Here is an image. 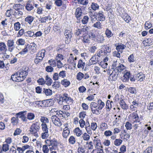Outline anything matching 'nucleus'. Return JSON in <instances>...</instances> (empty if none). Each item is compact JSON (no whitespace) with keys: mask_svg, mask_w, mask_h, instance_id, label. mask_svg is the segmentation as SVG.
Wrapping results in <instances>:
<instances>
[{"mask_svg":"<svg viewBox=\"0 0 153 153\" xmlns=\"http://www.w3.org/2000/svg\"><path fill=\"white\" fill-rule=\"evenodd\" d=\"M27 74L28 73L26 71L21 69L16 74L12 75L11 79L14 81L21 82L24 80Z\"/></svg>","mask_w":153,"mask_h":153,"instance_id":"1","label":"nucleus"},{"mask_svg":"<svg viewBox=\"0 0 153 153\" xmlns=\"http://www.w3.org/2000/svg\"><path fill=\"white\" fill-rule=\"evenodd\" d=\"M39 129L40 127L39 123L36 122L33 123L30 126V131L31 134L37 138L39 136L37 132L39 131Z\"/></svg>","mask_w":153,"mask_h":153,"instance_id":"2","label":"nucleus"},{"mask_svg":"<svg viewBox=\"0 0 153 153\" xmlns=\"http://www.w3.org/2000/svg\"><path fill=\"white\" fill-rule=\"evenodd\" d=\"M60 100H62V101L68 104L72 103L73 102V100L66 93L62 94L60 97Z\"/></svg>","mask_w":153,"mask_h":153,"instance_id":"3","label":"nucleus"},{"mask_svg":"<svg viewBox=\"0 0 153 153\" xmlns=\"http://www.w3.org/2000/svg\"><path fill=\"white\" fill-rule=\"evenodd\" d=\"M94 18L98 21H104L105 19V16L103 12L101 10L99 12H96L94 15Z\"/></svg>","mask_w":153,"mask_h":153,"instance_id":"4","label":"nucleus"},{"mask_svg":"<svg viewBox=\"0 0 153 153\" xmlns=\"http://www.w3.org/2000/svg\"><path fill=\"white\" fill-rule=\"evenodd\" d=\"M72 32L70 30H66L64 33L65 40V43L68 44L71 41V39L72 36Z\"/></svg>","mask_w":153,"mask_h":153,"instance_id":"5","label":"nucleus"},{"mask_svg":"<svg viewBox=\"0 0 153 153\" xmlns=\"http://www.w3.org/2000/svg\"><path fill=\"white\" fill-rule=\"evenodd\" d=\"M119 72L115 69L112 71V73L110 74L108 80H109L116 81L118 76Z\"/></svg>","mask_w":153,"mask_h":153,"instance_id":"6","label":"nucleus"},{"mask_svg":"<svg viewBox=\"0 0 153 153\" xmlns=\"http://www.w3.org/2000/svg\"><path fill=\"white\" fill-rule=\"evenodd\" d=\"M51 119L52 122L55 126L60 127L62 125L60 119L56 115L52 116Z\"/></svg>","mask_w":153,"mask_h":153,"instance_id":"7","label":"nucleus"},{"mask_svg":"<svg viewBox=\"0 0 153 153\" xmlns=\"http://www.w3.org/2000/svg\"><path fill=\"white\" fill-rule=\"evenodd\" d=\"M94 144L95 146V148L100 147L102 148L100 140L98 137L96 136L95 137L93 140Z\"/></svg>","mask_w":153,"mask_h":153,"instance_id":"8","label":"nucleus"},{"mask_svg":"<svg viewBox=\"0 0 153 153\" xmlns=\"http://www.w3.org/2000/svg\"><path fill=\"white\" fill-rule=\"evenodd\" d=\"M88 28L87 27L81 29H79L77 30H76L75 34L77 36H79L80 35H82L85 34H87L88 32Z\"/></svg>","mask_w":153,"mask_h":153,"instance_id":"9","label":"nucleus"},{"mask_svg":"<svg viewBox=\"0 0 153 153\" xmlns=\"http://www.w3.org/2000/svg\"><path fill=\"white\" fill-rule=\"evenodd\" d=\"M14 43V41L13 40H9L7 41V45L8 47V51H9L12 52L15 48Z\"/></svg>","mask_w":153,"mask_h":153,"instance_id":"10","label":"nucleus"},{"mask_svg":"<svg viewBox=\"0 0 153 153\" xmlns=\"http://www.w3.org/2000/svg\"><path fill=\"white\" fill-rule=\"evenodd\" d=\"M130 118L132 120L133 123H137L140 122L138 115L135 112H133L129 116Z\"/></svg>","mask_w":153,"mask_h":153,"instance_id":"11","label":"nucleus"},{"mask_svg":"<svg viewBox=\"0 0 153 153\" xmlns=\"http://www.w3.org/2000/svg\"><path fill=\"white\" fill-rule=\"evenodd\" d=\"M82 13V10L81 8L78 7L76 9L75 15L77 19H80Z\"/></svg>","mask_w":153,"mask_h":153,"instance_id":"12","label":"nucleus"},{"mask_svg":"<svg viewBox=\"0 0 153 153\" xmlns=\"http://www.w3.org/2000/svg\"><path fill=\"white\" fill-rule=\"evenodd\" d=\"M48 142H49L50 143V144L49 145H48V146H51L56 147L58 144V142L57 140L54 138L50 140H47L46 142V144H48Z\"/></svg>","mask_w":153,"mask_h":153,"instance_id":"13","label":"nucleus"},{"mask_svg":"<svg viewBox=\"0 0 153 153\" xmlns=\"http://www.w3.org/2000/svg\"><path fill=\"white\" fill-rule=\"evenodd\" d=\"M41 107H45L50 106L51 105L50 101L49 100H47L43 101H41Z\"/></svg>","mask_w":153,"mask_h":153,"instance_id":"14","label":"nucleus"},{"mask_svg":"<svg viewBox=\"0 0 153 153\" xmlns=\"http://www.w3.org/2000/svg\"><path fill=\"white\" fill-rule=\"evenodd\" d=\"M131 76V74L130 71H127L124 73L122 81L123 82H126L128 81Z\"/></svg>","mask_w":153,"mask_h":153,"instance_id":"15","label":"nucleus"},{"mask_svg":"<svg viewBox=\"0 0 153 153\" xmlns=\"http://www.w3.org/2000/svg\"><path fill=\"white\" fill-rule=\"evenodd\" d=\"M99 6L96 3L92 2L91 3V7L89 8V9L90 10V13H92L91 11V9H92L93 10L95 11L96 10H98L99 9Z\"/></svg>","mask_w":153,"mask_h":153,"instance_id":"16","label":"nucleus"},{"mask_svg":"<svg viewBox=\"0 0 153 153\" xmlns=\"http://www.w3.org/2000/svg\"><path fill=\"white\" fill-rule=\"evenodd\" d=\"M103 49L104 53H105V55L106 56H108L109 55V53L111 51V48L107 45H104L103 46Z\"/></svg>","mask_w":153,"mask_h":153,"instance_id":"17","label":"nucleus"},{"mask_svg":"<svg viewBox=\"0 0 153 153\" xmlns=\"http://www.w3.org/2000/svg\"><path fill=\"white\" fill-rule=\"evenodd\" d=\"M56 60L58 64H59L60 66L61 67L63 64L61 62V60H63L64 59V56L61 54H58L57 56L56 57Z\"/></svg>","mask_w":153,"mask_h":153,"instance_id":"18","label":"nucleus"},{"mask_svg":"<svg viewBox=\"0 0 153 153\" xmlns=\"http://www.w3.org/2000/svg\"><path fill=\"white\" fill-rule=\"evenodd\" d=\"M120 104L121 108L124 110H127L128 109V107L126 104L123 99H121L120 101Z\"/></svg>","mask_w":153,"mask_h":153,"instance_id":"19","label":"nucleus"},{"mask_svg":"<svg viewBox=\"0 0 153 153\" xmlns=\"http://www.w3.org/2000/svg\"><path fill=\"white\" fill-rule=\"evenodd\" d=\"M122 18L127 23H129L131 20L130 16L126 13L123 14Z\"/></svg>","mask_w":153,"mask_h":153,"instance_id":"20","label":"nucleus"},{"mask_svg":"<svg viewBox=\"0 0 153 153\" xmlns=\"http://www.w3.org/2000/svg\"><path fill=\"white\" fill-rule=\"evenodd\" d=\"M137 79L140 82L143 81L145 78V76L144 74L142 73H140L137 75Z\"/></svg>","mask_w":153,"mask_h":153,"instance_id":"21","label":"nucleus"},{"mask_svg":"<svg viewBox=\"0 0 153 153\" xmlns=\"http://www.w3.org/2000/svg\"><path fill=\"white\" fill-rule=\"evenodd\" d=\"M45 84L48 86L51 85L53 82V80L48 75H47L45 77Z\"/></svg>","mask_w":153,"mask_h":153,"instance_id":"22","label":"nucleus"},{"mask_svg":"<svg viewBox=\"0 0 153 153\" xmlns=\"http://www.w3.org/2000/svg\"><path fill=\"white\" fill-rule=\"evenodd\" d=\"M61 83L65 88H67L70 85L71 83L70 81L68 80L67 79H64L61 80Z\"/></svg>","mask_w":153,"mask_h":153,"instance_id":"23","label":"nucleus"},{"mask_svg":"<svg viewBox=\"0 0 153 153\" xmlns=\"http://www.w3.org/2000/svg\"><path fill=\"white\" fill-rule=\"evenodd\" d=\"M117 44H115L116 49L118 51H120V50H123L126 47V46L125 45L121 43H118L117 45H116Z\"/></svg>","mask_w":153,"mask_h":153,"instance_id":"24","label":"nucleus"},{"mask_svg":"<svg viewBox=\"0 0 153 153\" xmlns=\"http://www.w3.org/2000/svg\"><path fill=\"white\" fill-rule=\"evenodd\" d=\"M39 19V21H40L41 23H45L48 19L50 20L51 19V18L49 16L44 17H40Z\"/></svg>","mask_w":153,"mask_h":153,"instance_id":"25","label":"nucleus"},{"mask_svg":"<svg viewBox=\"0 0 153 153\" xmlns=\"http://www.w3.org/2000/svg\"><path fill=\"white\" fill-rule=\"evenodd\" d=\"M34 32L33 30L28 31L24 33V36H26L34 37Z\"/></svg>","mask_w":153,"mask_h":153,"instance_id":"26","label":"nucleus"},{"mask_svg":"<svg viewBox=\"0 0 153 153\" xmlns=\"http://www.w3.org/2000/svg\"><path fill=\"white\" fill-rule=\"evenodd\" d=\"M7 50V46L5 43L4 42L0 43V51H6Z\"/></svg>","mask_w":153,"mask_h":153,"instance_id":"27","label":"nucleus"},{"mask_svg":"<svg viewBox=\"0 0 153 153\" xmlns=\"http://www.w3.org/2000/svg\"><path fill=\"white\" fill-rule=\"evenodd\" d=\"M43 92L46 96H50L52 94V91L50 89H46L44 88Z\"/></svg>","mask_w":153,"mask_h":153,"instance_id":"28","label":"nucleus"},{"mask_svg":"<svg viewBox=\"0 0 153 153\" xmlns=\"http://www.w3.org/2000/svg\"><path fill=\"white\" fill-rule=\"evenodd\" d=\"M125 68L126 67L123 64H119V65H118L117 67H116V68H115V69L118 72H120L125 69Z\"/></svg>","mask_w":153,"mask_h":153,"instance_id":"29","label":"nucleus"},{"mask_svg":"<svg viewBox=\"0 0 153 153\" xmlns=\"http://www.w3.org/2000/svg\"><path fill=\"white\" fill-rule=\"evenodd\" d=\"M25 8L27 10L30 11L33 9L34 7L32 4H30V2L28 1L25 6Z\"/></svg>","mask_w":153,"mask_h":153,"instance_id":"30","label":"nucleus"},{"mask_svg":"<svg viewBox=\"0 0 153 153\" xmlns=\"http://www.w3.org/2000/svg\"><path fill=\"white\" fill-rule=\"evenodd\" d=\"M23 12L21 10H19L15 11L13 15L16 17L19 18L22 16L23 15Z\"/></svg>","mask_w":153,"mask_h":153,"instance_id":"31","label":"nucleus"},{"mask_svg":"<svg viewBox=\"0 0 153 153\" xmlns=\"http://www.w3.org/2000/svg\"><path fill=\"white\" fill-rule=\"evenodd\" d=\"M11 123L13 126L16 125L19 123V119L16 117H13L11 119Z\"/></svg>","mask_w":153,"mask_h":153,"instance_id":"32","label":"nucleus"},{"mask_svg":"<svg viewBox=\"0 0 153 153\" xmlns=\"http://www.w3.org/2000/svg\"><path fill=\"white\" fill-rule=\"evenodd\" d=\"M36 45L34 43H31L30 44V49L31 50V51H32L33 53L35 52L36 51Z\"/></svg>","mask_w":153,"mask_h":153,"instance_id":"33","label":"nucleus"},{"mask_svg":"<svg viewBox=\"0 0 153 153\" xmlns=\"http://www.w3.org/2000/svg\"><path fill=\"white\" fill-rule=\"evenodd\" d=\"M96 149L93 150L91 153H104L103 149L100 147L95 148Z\"/></svg>","mask_w":153,"mask_h":153,"instance_id":"34","label":"nucleus"},{"mask_svg":"<svg viewBox=\"0 0 153 153\" xmlns=\"http://www.w3.org/2000/svg\"><path fill=\"white\" fill-rule=\"evenodd\" d=\"M151 129L150 126H148L146 128H145L144 129L143 134L145 137H146L149 133V131Z\"/></svg>","mask_w":153,"mask_h":153,"instance_id":"35","label":"nucleus"},{"mask_svg":"<svg viewBox=\"0 0 153 153\" xmlns=\"http://www.w3.org/2000/svg\"><path fill=\"white\" fill-rule=\"evenodd\" d=\"M123 140L120 139H115L114 141V144L116 146H120L122 143Z\"/></svg>","mask_w":153,"mask_h":153,"instance_id":"36","label":"nucleus"},{"mask_svg":"<svg viewBox=\"0 0 153 153\" xmlns=\"http://www.w3.org/2000/svg\"><path fill=\"white\" fill-rule=\"evenodd\" d=\"M23 6L20 4H14L13 6V8L16 11L22 10Z\"/></svg>","mask_w":153,"mask_h":153,"instance_id":"37","label":"nucleus"},{"mask_svg":"<svg viewBox=\"0 0 153 153\" xmlns=\"http://www.w3.org/2000/svg\"><path fill=\"white\" fill-rule=\"evenodd\" d=\"M26 111H20L16 114V117L18 119V118H21L24 114H26Z\"/></svg>","mask_w":153,"mask_h":153,"instance_id":"38","label":"nucleus"},{"mask_svg":"<svg viewBox=\"0 0 153 153\" xmlns=\"http://www.w3.org/2000/svg\"><path fill=\"white\" fill-rule=\"evenodd\" d=\"M33 20V18L32 16H28L25 19V22L30 24Z\"/></svg>","mask_w":153,"mask_h":153,"instance_id":"39","label":"nucleus"},{"mask_svg":"<svg viewBox=\"0 0 153 153\" xmlns=\"http://www.w3.org/2000/svg\"><path fill=\"white\" fill-rule=\"evenodd\" d=\"M93 26L97 29H100L102 28V25L100 22L97 21L94 24Z\"/></svg>","mask_w":153,"mask_h":153,"instance_id":"40","label":"nucleus"},{"mask_svg":"<svg viewBox=\"0 0 153 153\" xmlns=\"http://www.w3.org/2000/svg\"><path fill=\"white\" fill-rule=\"evenodd\" d=\"M85 62H83L81 59H79V60L78 64L77 65V67L79 68H83L85 65Z\"/></svg>","mask_w":153,"mask_h":153,"instance_id":"41","label":"nucleus"},{"mask_svg":"<svg viewBox=\"0 0 153 153\" xmlns=\"http://www.w3.org/2000/svg\"><path fill=\"white\" fill-rule=\"evenodd\" d=\"M98 103L99 104V106L98 107L99 110H101L105 106V103L101 100H98Z\"/></svg>","mask_w":153,"mask_h":153,"instance_id":"42","label":"nucleus"},{"mask_svg":"<svg viewBox=\"0 0 153 153\" xmlns=\"http://www.w3.org/2000/svg\"><path fill=\"white\" fill-rule=\"evenodd\" d=\"M75 1H76V2L78 4H80L83 5H87L88 2V0H85L84 1V0H75Z\"/></svg>","mask_w":153,"mask_h":153,"instance_id":"43","label":"nucleus"},{"mask_svg":"<svg viewBox=\"0 0 153 153\" xmlns=\"http://www.w3.org/2000/svg\"><path fill=\"white\" fill-rule=\"evenodd\" d=\"M74 132L77 136H80L82 134V131L80 130L79 128H76L74 131Z\"/></svg>","mask_w":153,"mask_h":153,"instance_id":"44","label":"nucleus"},{"mask_svg":"<svg viewBox=\"0 0 153 153\" xmlns=\"http://www.w3.org/2000/svg\"><path fill=\"white\" fill-rule=\"evenodd\" d=\"M90 37L89 36H85L83 37V41L85 43H89L90 42Z\"/></svg>","mask_w":153,"mask_h":153,"instance_id":"45","label":"nucleus"},{"mask_svg":"<svg viewBox=\"0 0 153 153\" xmlns=\"http://www.w3.org/2000/svg\"><path fill=\"white\" fill-rule=\"evenodd\" d=\"M128 91L131 94H136L137 93L136 88H135L130 87L128 88Z\"/></svg>","mask_w":153,"mask_h":153,"instance_id":"46","label":"nucleus"},{"mask_svg":"<svg viewBox=\"0 0 153 153\" xmlns=\"http://www.w3.org/2000/svg\"><path fill=\"white\" fill-rule=\"evenodd\" d=\"M106 110L109 111L111 108V101L109 100H107L106 104Z\"/></svg>","mask_w":153,"mask_h":153,"instance_id":"47","label":"nucleus"},{"mask_svg":"<svg viewBox=\"0 0 153 153\" xmlns=\"http://www.w3.org/2000/svg\"><path fill=\"white\" fill-rule=\"evenodd\" d=\"M105 34L108 38H110L113 35V34L112 33L111 31L108 28L105 31Z\"/></svg>","mask_w":153,"mask_h":153,"instance_id":"48","label":"nucleus"},{"mask_svg":"<svg viewBox=\"0 0 153 153\" xmlns=\"http://www.w3.org/2000/svg\"><path fill=\"white\" fill-rule=\"evenodd\" d=\"M69 143L71 144H74L76 142V140L75 137L72 136H71L68 139Z\"/></svg>","mask_w":153,"mask_h":153,"instance_id":"49","label":"nucleus"},{"mask_svg":"<svg viewBox=\"0 0 153 153\" xmlns=\"http://www.w3.org/2000/svg\"><path fill=\"white\" fill-rule=\"evenodd\" d=\"M25 40L22 39H19L16 42L18 45H24L25 44Z\"/></svg>","mask_w":153,"mask_h":153,"instance_id":"50","label":"nucleus"},{"mask_svg":"<svg viewBox=\"0 0 153 153\" xmlns=\"http://www.w3.org/2000/svg\"><path fill=\"white\" fill-rule=\"evenodd\" d=\"M91 111L93 114H95L97 115H99L100 114V112L99 111L98 108H95L91 109Z\"/></svg>","mask_w":153,"mask_h":153,"instance_id":"51","label":"nucleus"},{"mask_svg":"<svg viewBox=\"0 0 153 153\" xmlns=\"http://www.w3.org/2000/svg\"><path fill=\"white\" fill-rule=\"evenodd\" d=\"M14 29L16 31H18L20 28V24L19 22L14 24Z\"/></svg>","mask_w":153,"mask_h":153,"instance_id":"52","label":"nucleus"},{"mask_svg":"<svg viewBox=\"0 0 153 153\" xmlns=\"http://www.w3.org/2000/svg\"><path fill=\"white\" fill-rule=\"evenodd\" d=\"M87 147L89 149H93L94 146L93 143L92 141H90L88 143L87 142L86 143Z\"/></svg>","mask_w":153,"mask_h":153,"instance_id":"53","label":"nucleus"},{"mask_svg":"<svg viewBox=\"0 0 153 153\" xmlns=\"http://www.w3.org/2000/svg\"><path fill=\"white\" fill-rule=\"evenodd\" d=\"M2 147L3 152H6L9 149V146L7 144H3Z\"/></svg>","mask_w":153,"mask_h":153,"instance_id":"54","label":"nucleus"},{"mask_svg":"<svg viewBox=\"0 0 153 153\" xmlns=\"http://www.w3.org/2000/svg\"><path fill=\"white\" fill-rule=\"evenodd\" d=\"M59 82H58L55 81L52 85V87L55 89H57L60 87Z\"/></svg>","mask_w":153,"mask_h":153,"instance_id":"55","label":"nucleus"},{"mask_svg":"<svg viewBox=\"0 0 153 153\" xmlns=\"http://www.w3.org/2000/svg\"><path fill=\"white\" fill-rule=\"evenodd\" d=\"M84 77V74L81 72H79L76 75V79L79 80H81Z\"/></svg>","mask_w":153,"mask_h":153,"instance_id":"56","label":"nucleus"},{"mask_svg":"<svg viewBox=\"0 0 153 153\" xmlns=\"http://www.w3.org/2000/svg\"><path fill=\"white\" fill-rule=\"evenodd\" d=\"M42 130L43 132H48V128L46 123H42Z\"/></svg>","mask_w":153,"mask_h":153,"instance_id":"57","label":"nucleus"},{"mask_svg":"<svg viewBox=\"0 0 153 153\" xmlns=\"http://www.w3.org/2000/svg\"><path fill=\"white\" fill-rule=\"evenodd\" d=\"M35 117V115L34 114L29 113L27 114V119L29 120H31L33 119Z\"/></svg>","mask_w":153,"mask_h":153,"instance_id":"58","label":"nucleus"},{"mask_svg":"<svg viewBox=\"0 0 153 153\" xmlns=\"http://www.w3.org/2000/svg\"><path fill=\"white\" fill-rule=\"evenodd\" d=\"M125 126L127 130L131 129L132 127L131 124L128 122H127L126 123Z\"/></svg>","mask_w":153,"mask_h":153,"instance_id":"59","label":"nucleus"},{"mask_svg":"<svg viewBox=\"0 0 153 153\" xmlns=\"http://www.w3.org/2000/svg\"><path fill=\"white\" fill-rule=\"evenodd\" d=\"M49 136L48 132H43L41 134V137L43 139H45L47 138Z\"/></svg>","mask_w":153,"mask_h":153,"instance_id":"60","label":"nucleus"},{"mask_svg":"<svg viewBox=\"0 0 153 153\" xmlns=\"http://www.w3.org/2000/svg\"><path fill=\"white\" fill-rule=\"evenodd\" d=\"M95 56H93L90 59L89 62L90 65H91L92 64H94L97 63V62L95 58L94 57Z\"/></svg>","mask_w":153,"mask_h":153,"instance_id":"61","label":"nucleus"},{"mask_svg":"<svg viewBox=\"0 0 153 153\" xmlns=\"http://www.w3.org/2000/svg\"><path fill=\"white\" fill-rule=\"evenodd\" d=\"M69 133L70 131L69 130H63L62 133L63 137L65 138H67L68 136Z\"/></svg>","mask_w":153,"mask_h":153,"instance_id":"62","label":"nucleus"},{"mask_svg":"<svg viewBox=\"0 0 153 153\" xmlns=\"http://www.w3.org/2000/svg\"><path fill=\"white\" fill-rule=\"evenodd\" d=\"M79 146V147L78 149V153H84L85 151V149L82 146Z\"/></svg>","mask_w":153,"mask_h":153,"instance_id":"63","label":"nucleus"},{"mask_svg":"<svg viewBox=\"0 0 153 153\" xmlns=\"http://www.w3.org/2000/svg\"><path fill=\"white\" fill-rule=\"evenodd\" d=\"M89 19V17L88 16H84L82 22L83 24H85L87 23Z\"/></svg>","mask_w":153,"mask_h":153,"instance_id":"64","label":"nucleus"}]
</instances>
